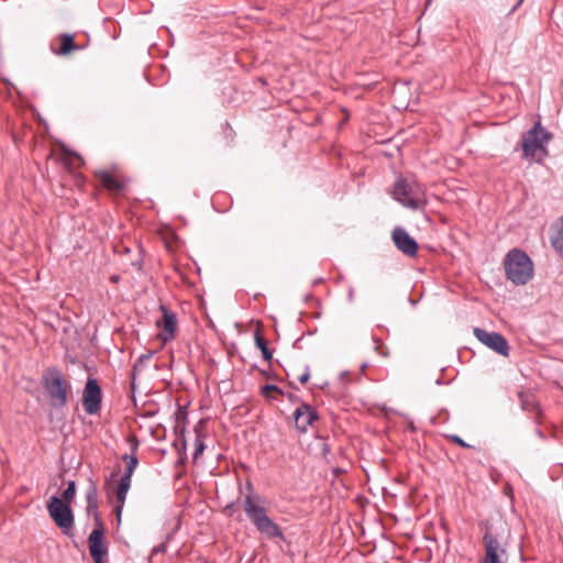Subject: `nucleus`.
I'll return each instance as SVG.
<instances>
[{
    "mask_svg": "<svg viewBox=\"0 0 563 563\" xmlns=\"http://www.w3.org/2000/svg\"><path fill=\"white\" fill-rule=\"evenodd\" d=\"M517 396L520 402V407L523 411L536 413V419L541 417L542 410L532 390H519Z\"/></svg>",
    "mask_w": 563,
    "mask_h": 563,
    "instance_id": "nucleus-14",
    "label": "nucleus"
},
{
    "mask_svg": "<svg viewBox=\"0 0 563 563\" xmlns=\"http://www.w3.org/2000/svg\"><path fill=\"white\" fill-rule=\"evenodd\" d=\"M134 473V470L126 467L124 474L121 476L119 481V485L115 489V498L120 501L126 499L128 492L131 487V477Z\"/></svg>",
    "mask_w": 563,
    "mask_h": 563,
    "instance_id": "nucleus-18",
    "label": "nucleus"
},
{
    "mask_svg": "<svg viewBox=\"0 0 563 563\" xmlns=\"http://www.w3.org/2000/svg\"><path fill=\"white\" fill-rule=\"evenodd\" d=\"M449 439H450V441L460 445L461 448H464V449L471 448V445L468 443H466L460 435L452 434V435H449Z\"/></svg>",
    "mask_w": 563,
    "mask_h": 563,
    "instance_id": "nucleus-29",
    "label": "nucleus"
},
{
    "mask_svg": "<svg viewBox=\"0 0 563 563\" xmlns=\"http://www.w3.org/2000/svg\"><path fill=\"white\" fill-rule=\"evenodd\" d=\"M42 384L53 408H64L67 405L69 385L58 368H48L42 376Z\"/></svg>",
    "mask_w": 563,
    "mask_h": 563,
    "instance_id": "nucleus-3",
    "label": "nucleus"
},
{
    "mask_svg": "<svg viewBox=\"0 0 563 563\" xmlns=\"http://www.w3.org/2000/svg\"><path fill=\"white\" fill-rule=\"evenodd\" d=\"M319 439L321 440L320 454L323 459H328V455L331 453L330 445L327 443L323 437H320Z\"/></svg>",
    "mask_w": 563,
    "mask_h": 563,
    "instance_id": "nucleus-27",
    "label": "nucleus"
},
{
    "mask_svg": "<svg viewBox=\"0 0 563 563\" xmlns=\"http://www.w3.org/2000/svg\"><path fill=\"white\" fill-rule=\"evenodd\" d=\"M103 393L98 383L93 377H88L84 391H82V405L85 411L88 415H96L101 409Z\"/></svg>",
    "mask_w": 563,
    "mask_h": 563,
    "instance_id": "nucleus-7",
    "label": "nucleus"
},
{
    "mask_svg": "<svg viewBox=\"0 0 563 563\" xmlns=\"http://www.w3.org/2000/svg\"><path fill=\"white\" fill-rule=\"evenodd\" d=\"M347 299H349L350 302H352L354 300V289L353 288L349 289Z\"/></svg>",
    "mask_w": 563,
    "mask_h": 563,
    "instance_id": "nucleus-34",
    "label": "nucleus"
},
{
    "mask_svg": "<svg viewBox=\"0 0 563 563\" xmlns=\"http://www.w3.org/2000/svg\"><path fill=\"white\" fill-rule=\"evenodd\" d=\"M483 543L485 547V555L482 563H506V549L500 545L496 534L486 531L483 536Z\"/></svg>",
    "mask_w": 563,
    "mask_h": 563,
    "instance_id": "nucleus-9",
    "label": "nucleus"
},
{
    "mask_svg": "<svg viewBox=\"0 0 563 563\" xmlns=\"http://www.w3.org/2000/svg\"><path fill=\"white\" fill-rule=\"evenodd\" d=\"M295 428L299 433H306L309 426L319 420L318 411L305 401H300V406L292 413Z\"/></svg>",
    "mask_w": 563,
    "mask_h": 563,
    "instance_id": "nucleus-10",
    "label": "nucleus"
},
{
    "mask_svg": "<svg viewBox=\"0 0 563 563\" xmlns=\"http://www.w3.org/2000/svg\"><path fill=\"white\" fill-rule=\"evenodd\" d=\"M98 508H99V505H93V506H86V509H85L87 517H92V519H93L95 528L92 529V531L106 530L104 522L101 518V515H100Z\"/></svg>",
    "mask_w": 563,
    "mask_h": 563,
    "instance_id": "nucleus-22",
    "label": "nucleus"
},
{
    "mask_svg": "<svg viewBox=\"0 0 563 563\" xmlns=\"http://www.w3.org/2000/svg\"><path fill=\"white\" fill-rule=\"evenodd\" d=\"M162 319L156 321V325L162 329L159 338L163 342H168L174 339L177 325L176 313L169 310L166 306L161 305Z\"/></svg>",
    "mask_w": 563,
    "mask_h": 563,
    "instance_id": "nucleus-13",
    "label": "nucleus"
},
{
    "mask_svg": "<svg viewBox=\"0 0 563 563\" xmlns=\"http://www.w3.org/2000/svg\"><path fill=\"white\" fill-rule=\"evenodd\" d=\"M474 336L485 346L494 351L495 353L501 356H508L510 352V346L506 338L499 332L495 331H486L482 328L473 329Z\"/></svg>",
    "mask_w": 563,
    "mask_h": 563,
    "instance_id": "nucleus-6",
    "label": "nucleus"
},
{
    "mask_svg": "<svg viewBox=\"0 0 563 563\" xmlns=\"http://www.w3.org/2000/svg\"><path fill=\"white\" fill-rule=\"evenodd\" d=\"M81 47L74 42V35L63 33L59 35V47L56 52L58 55H68L74 51H78Z\"/></svg>",
    "mask_w": 563,
    "mask_h": 563,
    "instance_id": "nucleus-19",
    "label": "nucleus"
},
{
    "mask_svg": "<svg viewBox=\"0 0 563 563\" xmlns=\"http://www.w3.org/2000/svg\"><path fill=\"white\" fill-rule=\"evenodd\" d=\"M412 187L405 178H398L394 185L393 196L404 207L411 210L421 209L426 201L420 198L411 197Z\"/></svg>",
    "mask_w": 563,
    "mask_h": 563,
    "instance_id": "nucleus-8",
    "label": "nucleus"
},
{
    "mask_svg": "<svg viewBox=\"0 0 563 563\" xmlns=\"http://www.w3.org/2000/svg\"><path fill=\"white\" fill-rule=\"evenodd\" d=\"M286 397L288 398V400H289L290 402H292V404H298L299 406H300V401H302V400H301V398H300L299 396H297V395H295V394H291V393H288V394L286 395Z\"/></svg>",
    "mask_w": 563,
    "mask_h": 563,
    "instance_id": "nucleus-32",
    "label": "nucleus"
},
{
    "mask_svg": "<svg viewBox=\"0 0 563 563\" xmlns=\"http://www.w3.org/2000/svg\"><path fill=\"white\" fill-rule=\"evenodd\" d=\"M504 266L507 279L517 286L526 285L533 276V263L522 250H510L505 257Z\"/></svg>",
    "mask_w": 563,
    "mask_h": 563,
    "instance_id": "nucleus-2",
    "label": "nucleus"
},
{
    "mask_svg": "<svg viewBox=\"0 0 563 563\" xmlns=\"http://www.w3.org/2000/svg\"><path fill=\"white\" fill-rule=\"evenodd\" d=\"M165 548L164 544L159 545L157 549L154 550V552L163 551Z\"/></svg>",
    "mask_w": 563,
    "mask_h": 563,
    "instance_id": "nucleus-39",
    "label": "nucleus"
},
{
    "mask_svg": "<svg viewBox=\"0 0 563 563\" xmlns=\"http://www.w3.org/2000/svg\"><path fill=\"white\" fill-rule=\"evenodd\" d=\"M522 2H523V0H518L517 3L512 7L510 12L516 11L521 5Z\"/></svg>",
    "mask_w": 563,
    "mask_h": 563,
    "instance_id": "nucleus-35",
    "label": "nucleus"
},
{
    "mask_svg": "<svg viewBox=\"0 0 563 563\" xmlns=\"http://www.w3.org/2000/svg\"><path fill=\"white\" fill-rule=\"evenodd\" d=\"M553 139V134L548 132L537 121L533 126L522 134L520 146L522 148V157L531 159L536 156V153L540 151L543 156H548L547 144Z\"/></svg>",
    "mask_w": 563,
    "mask_h": 563,
    "instance_id": "nucleus-4",
    "label": "nucleus"
},
{
    "mask_svg": "<svg viewBox=\"0 0 563 563\" xmlns=\"http://www.w3.org/2000/svg\"><path fill=\"white\" fill-rule=\"evenodd\" d=\"M115 500H117V505H115V507H114V514H115V517H117V519H118V522L120 523V521H121V516H122V510H123V506H124L125 500L120 501V500H119V499H117V498H115Z\"/></svg>",
    "mask_w": 563,
    "mask_h": 563,
    "instance_id": "nucleus-30",
    "label": "nucleus"
},
{
    "mask_svg": "<svg viewBox=\"0 0 563 563\" xmlns=\"http://www.w3.org/2000/svg\"><path fill=\"white\" fill-rule=\"evenodd\" d=\"M110 279H111L112 283H118L120 280V276L113 275V276H111Z\"/></svg>",
    "mask_w": 563,
    "mask_h": 563,
    "instance_id": "nucleus-37",
    "label": "nucleus"
},
{
    "mask_svg": "<svg viewBox=\"0 0 563 563\" xmlns=\"http://www.w3.org/2000/svg\"><path fill=\"white\" fill-rule=\"evenodd\" d=\"M347 376H349V372H342V373L340 374V378H342V379H343V378H346Z\"/></svg>",
    "mask_w": 563,
    "mask_h": 563,
    "instance_id": "nucleus-38",
    "label": "nucleus"
},
{
    "mask_svg": "<svg viewBox=\"0 0 563 563\" xmlns=\"http://www.w3.org/2000/svg\"><path fill=\"white\" fill-rule=\"evenodd\" d=\"M536 433H537V435H538L539 438H541V439H543V438H544L543 432H542V430H541V429H539V428H538V429H536Z\"/></svg>",
    "mask_w": 563,
    "mask_h": 563,
    "instance_id": "nucleus-36",
    "label": "nucleus"
},
{
    "mask_svg": "<svg viewBox=\"0 0 563 563\" xmlns=\"http://www.w3.org/2000/svg\"><path fill=\"white\" fill-rule=\"evenodd\" d=\"M289 386L294 389H298V387L294 383H289Z\"/></svg>",
    "mask_w": 563,
    "mask_h": 563,
    "instance_id": "nucleus-40",
    "label": "nucleus"
},
{
    "mask_svg": "<svg viewBox=\"0 0 563 563\" xmlns=\"http://www.w3.org/2000/svg\"><path fill=\"white\" fill-rule=\"evenodd\" d=\"M271 393H276V394H279L282 396L285 395L284 390L282 388H279L277 385L267 384V385H264L262 387V395L264 397L268 398Z\"/></svg>",
    "mask_w": 563,
    "mask_h": 563,
    "instance_id": "nucleus-26",
    "label": "nucleus"
},
{
    "mask_svg": "<svg viewBox=\"0 0 563 563\" xmlns=\"http://www.w3.org/2000/svg\"><path fill=\"white\" fill-rule=\"evenodd\" d=\"M246 488L249 494L243 500V510L247 519L253 523L256 530L267 539L285 540V536L280 527L267 516L266 509L262 505L264 503V498L261 495L253 493V485L251 482H246Z\"/></svg>",
    "mask_w": 563,
    "mask_h": 563,
    "instance_id": "nucleus-1",
    "label": "nucleus"
},
{
    "mask_svg": "<svg viewBox=\"0 0 563 563\" xmlns=\"http://www.w3.org/2000/svg\"><path fill=\"white\" fill-rule=\"evenodd\" d=\"M178 463H184V457H180Z\"/></svg>",
    "mask_w": 563,
    "mask_h": 563,
    "instance_id": "nucleus-42",
    "label": "nucleus"
},
{
    "mask_svg": "<svg viewBox=\"0 0 563 563\" xmlns=\"http://www.w3.org/2000/svg\"><path fill=\"white\" fill-rule=\"evenodd\" d=\"M85 498H86V503H87L86 506L99 505L98 487H97L96 482L91 477L88 478V485L86 487Z\"/></svg>",
    "mask_w": 563,
    "mask_h": 563,
    "instance_id": "nucleus-23",
    "label": "nucleus"
},
{
    "mask_svg": "<svg viewBox=\"0 0 563 563\" xmlns=\"http://www.w3.org/2000/svg\"><path fill=\"white\" fill-rule=\"evenodd\" d=\"M129 442L131 445V454H124L122 460L126 463V467L135 471L139 465V457L136 456V452L139 450L140 443L135 435L131 437Z\"/></svg>",
    "mask_w": 563,
    "mask_h": 563,
    "instance_id": "nucleus-20",
    "label": "nucleus"
},
{
    "mask_svg": "<svg viewBox=\"0 0 563 563\" xmlns=\"http://www.w3.org/2000/svg\"><path fill=\"white\" fill-rule=\"evenodd\" d=\"M310 378V367L309 365H306L305 372L298 376V380L300 384H306Z\"/></svg>",
    "mask_w": 563,
    "mask_h": 563,
    "instance_id": "nucleus-31",
    "label": "nucleus"
},
{
    "mask_svg": "<svg viewBox=\"0 0 563 563\" xmlns=\"http://www.w3.org/2000/svg\"><path fill=\"white\" fill-rule=\"evenodd\" d=\"M514 38H515V36H514V33L511 32V30L508 26L500 25L498 29V35H497V38L495 42L496 49H500L501 53L504 51L509 49V47L511 46V44L514 42Z\"/></svg>",
    "mask_w": 563,
    "mask_h": 563,
    "instance_id": "nucleus-17",
    "label": "nucleus"
},
{
    "mask_svg": "<svg viewBox=\"0 0 563 563\" xmlns=\"http://www.w3.org/2000/svg\"><path fill=\"white\" fill-rule=\"evenodd\" d=\"M47 512L58 529L66 537H74L75 515L70 504H66L56 495L46 503Z\"/></svg>",
    "mask_w": 563,
    "mask_h": 563,
    "instance_id": "nucleus-5",
    "label": "nucleus"
},
{
    "mask_svg": "<svg viewBox=\"0 0 563 563\" xmlns=\"http://www.w3.org/2000/svg\"><path fill=\"white\" fill-rule=\"evenodd\" d=\"M234 510V504H229L225 506L224 508V511L228 514V515H231L232 511Z\"/></svg>",
    "mask_w": 563,
    "mask_h": 563,
    "instance_id": "nucleus-33",
    "label": "nucleus"
},
{
    "mask_svg": "<svg viewBox=\"0 0 563 563\" xmlns=\"http://www.w3.org/2000/svg\"><path fill=\"white\" fill-rule=\"evenodd\" d=\"M183 449H184V451L186 450V441H184V443H183Z\"/></svg>",
    "mask_w": 563,
    "mask_h": 563,
    "instance_id": "nucleus-41",
    "label": "nucleus"
},
{
    "mask_svg": "<svg viewBox=\"0 0 563 563\" xmlns=\"http://www.w3.org/2000/svg\"><path fill=\"white\" fill-rule=\"evenodd\" d=\"M254 341H255L256 347L261 350L263 358L266 362H271L273 358V351L268 349L267 341L265 338L262 336L260 331L255 332Z\"/></svg>",
    "mask_w": 563,
    "mask_h": 563,
    "instance_id": "nucleus-24",
    "label": "nucleus"
},
{
    "mask_svg": "<svg viewBox=\"0 0 563 563\" xmlns=\"http://www.w3.org/2000/svg\"><path fill=\"white\" fill-rule=\"evenodd\" d=\"M552 247L563 257V216L550 227Z\"/></svg>",
    "mask_w": 563,
    "mask_h": 563,
    "instance_id": "nucleus-15",
    "label": "nucleus"
},
{
    "mask_svg": "<svg viewBox=\"0 0 563 563\" xmlns=\"http://www.w3.org/2000/svg\"><path fill=\"white\" fill-rule=\"evenodd\" d=\"M374 342L376 343L375 350L378 354H380L384 357H387L389 355L388 349L384 345V343L379 342L377 339H374Z\"/></svg>",
    "mask_w": 563,
    "mask_h": 563,
    "instance_id": "nucleus-28",
    "label": "nucleus"
},
{
    "mask_svg": "<svg viewBox=\"0 0 563 563\" xmlns=\"http://www.w3.org/2000/svg\"><path fill=\"white\" fill-rule=\"evenodd\" d=\"M95 175L101 185L110 191L120 192L124 189L123 183L112 176L108 170H98Z\"/></svg>",
    "mask_w": 563,
    "mask_h": 563,
    "instance_id": "nucleus-16",
    "label": "nucleus"
},
{
    "mask_svg": "<svg viewBox=\"0 0 563 563\" xmlns=\"http://www.w3.org/2000/svg\"><path fill=\"white\" fill-rule=\"evenodd\" d=\"M76 490H77L76 482L75 481H68L67 482V487L63 490L62 496L59 497V499L63 500L66 504H70L71 505V503H73V500H74V498L76 496Z\"/></svg>",
    "mask_w": 563,
    "mask_h": 563,
    "instance_id": "nucleus-25",
    "label": "nucleus"
},
{
    "mask_svg": "<svg viewBox=\"0 0 563 563\" xmlns=\"http://www.w3.org/2000/svg\"><path fill=\"white\" fill-rule=\"evenodd\" d=\"M203 424H205V421L200 420L194 428V431L196 433L195 451H194V455H192L194 461H197L207 448L203 442L205 435L202 434V431H201V428Z\"/></svg>",
    "mask_w": 563,
    "mask_h": 563,
    "instance_id": "nucleus-21",
    "label": "nucleus"
},
{
    "mask_svg": "<svg viewBox=\"0 0 563 563\" xmlns=\"http://www.w3.org/2000/svg\"><path fill=\"white\" fill-rule=\"evenodd\" d=\"M106 530L91 531L88 537V548L93 563H107L108 545L104 541Z\"/></svg>",
    "mask_w": 563,
    "mask_h": 563,
    "instance_id": "nucleus-12",
    "label": "nucleus"
},
{
    "mask_svg": "<svg viewBox=\"0 0 563 563\" xmlns=\"http://www.w3.org/2000/svg\"><path fill=\"white\" fill-rule=\"evenodd\" d=\"M391 240L404 255L408 257H416L418 254L419 245L417 241L401 227H396L391 232Z\"/></svg>",
    "mask_w": 563,
    "mask_h": 563,
    "instance_id": "nucleus-11",
    "label": "nucleus"
}]
</instances>
